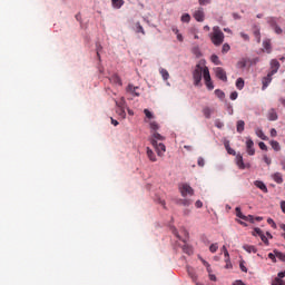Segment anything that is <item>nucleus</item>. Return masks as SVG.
<instances>
[{
    "instance_id": "obj_1",
    "label": "nucleus",
    "mask_w": 285,
    "mask_h": 285,
    "mask_svg": "<svg viewBox=\"0 0 285 285\" xmlns=\"http://www.w3.org/2000/svg\"><path fill=\"white\" fill-rule=\"evenodd\" d=\"M224 31L217 26L213 27V32L209 33V39L214 46L219 47L224 43Z\"/></svg>"
},
{
    "instance_id": "obj_2",
    "label": "nucleus",
    "mask_w": 285,
    "mask_h": 285,
    "mask_svg": "<svg viewBox=\"0 0 285 285\" xmlns=\"http://www.w3.org/2000/svg\"><path fill=\"white\" fill-rule=\"evenodd\" d=\"M203 75H204V67L202 65H197L193 72L194 86H202Z\"/></svg>"
},
{
    "instance_id": "obj_3",
    "label": "nucleus",
    "mask_w": 285,
    "mask_h": 285,
    "mask_svg": "<svg viewBox=\"0 0 285 285\" xmlns=\"http://www.w3.org/2000/svg\"><path fill=\"white\" fill-rule=\"evenodd\" d=\"M179 190L183 197H188V195H195V189H193V187H190V185L186 183L179 185Z\"/></svg>"
},
{
    "instance_id": "obj_4",
    "label": "nucleus",
    "mask_w": 285,
    "mask_h": 285,
    "mask_svg": "<svg viewBox=\"0 0 285 285\" xmlns=\"http://www.w3.org/2000/svg\"><path fill=\"white\" fill-rule=\"evenodd\" d=\"M215 75L217 79H220V81H228V77L226 76V70H224V68L217 67L215 69Z\"/></svg>"
},
{
    "instance_id": "obj_5",
    "label": "nucleus",
    "mask_w": 285,
    "mask_h": 285,
    "mask_svg": "<svg viewBox=\"0 0 285 285\" xmlns=\"http://www.w3.org/2000/svg\"><path fill=\"white\" fill-rule=\"evenodd\" d=\"M166 137L161 136L159 132L154 131L150 138L151 146H157L158 141H164Z\"/></svg>"
},
{
    "instance_id": "obj_6",
    "label": "nucleus",
    "mask_w": 285,
    "mask_h": 285,
    "mask_svg": "<svg viewBox=\"0 0 285 285\" xmlns=\"http://www.w3.org/2000/svg\"><path fill=\"white\" fill-rule=\"evenodd\" d=\"M246 150L250 157H253V155H255V142L250 138H247V140H246Z\"/></svg>"
},
{
    "instance_id": "obj_7",
    "label": "nucleus",
    "mask_w": 285,
    "mask_h": 285,
    "mask_svg": "<svg viewBox=\"0 0 285 285\" xmlns=\"http://www.w3.org/2000/svg\"><path fill=\"white\" fill-rule=\"evenodd\" d=\"M158 157H164V153H166V145L161 142H156V145H153Z\"/></svg>"
},
{
    "instance_id": "obj_8",
    "label": "nucleus",
    "mask_w": 285,
    "mask_h": 285,
    "mask_svg": "<svg viewBox=\"0 0 285 285\" xmlns=\"http://www.w3.org/2000/svg\"><path fill=\"white\" fill-rule=\"evenodd\" d=\"M204 9L199 8L194 12V19H196V21H198L199 23L204 22Z\"/></svg>"
},
{
    "instance_id": "obj_9",
    "label": "nucleus",
    "mask_w": 285,
    "mask_h": 285,
    "mask_svg": "<svg viewBox=\"0 0 285 285\" xmlns=\"http://www.w3.org/2000/svg\"><path fill=\"white\" fill-rule=\"evenodd\" d=\"M279 61H277V59H273L271 61V75H277V70H279Z\"/></svg>"
},
{
    "instance_id": "obj_10",
    "label": "nucleus",
    "mask_w": 285,
    "mask_h": 285,
    "mask_svg": "<svg viewBox=\"0 0 285 285\" xmlns=\"http://www.w3.org/2000/svg\"><path fill=\"white\" fill-rule=\"evenodd\" d=\"M271 81H273V75H271V72H268L267 76L263 78L262 90H266L268 88V86H271Z\"/></svg>"
},
{
    "instance_id": "obj_11",
    "label": "nucleus",
    "mask_w": 285,
    "mask_h": 285,
    "mask_svg": "<svg viewBox=\"0 0 285 285\" xmlns=\"http://www.w3.org/2000/svg\"><path fill=\"white\" fill-rule=\"evenodd\" d=\"M236 165L238 166V168L240 170H245L246 169V164H244V157L240 154L236 155Z\"/></svg>"
},
{
    "instance_id": "obj_12",
    "label": "nucleus",
    "mask_w": 285,
    "mask_h": 285,
    "mask_svg": "<svg viewBox=\"0 0 285 285\" xmlns=\"http://www.w3.org/2000/svg\"><path fill=\"white\" fill-rule=\"evenodd\" d=\"M267 119H268L269 121H277L278 116H277V111H275V108H272V109L268 110V112H267Z\"/></svg>"
},
{
    "instance_id": "obj_13",
    "label": "nucleus",
    "mask_w": 285,
    "mask_h": 285,
    "mask_svg": "<svg viewBox=\"0 0 285 285\" xmlns=\"http://www.w3.org/2000/svg\"><path fill=\"white\" fill-rule=\"evenodd\" d=\"M272 179L276 184H284V177L282 176V173H279V171H276V173L272 174Z\"/></svg>"
},
{
    "instance_id": "obj_14",
    "label": "nucleus",
    "mask_w": 285,
    "mask_h": 285,
    "mask_svg": "<svg viewBox=\"0 0 285 285\" xmlns=\"http://www.w3.org/2000/svg\"><path fill=\"white\" fill-rule=\"evenodd\" d=\"M254 186H256V188H259V190H262L263 193H268V187H266V184H264V181L262 180H255Z\"/></svg>"
},
{
    "instance_id": "obj_15",
    "label": "nucleus",
    "mask_w": 285,
    "mask_h": 285,
    "mask_svg": "<svg viewBox=\"0 0 285 285\" xmlns=\"http://www.w3.org/2000/svg\"><path fill=\"white\" fill-rule=\"evenodd\" d=\"M109 81L114 83V86H121V78H119L117 73L110 76Z\"/></svg>"
},
{
    "instance_id": "obj_16",
    "label": "nucleus",
    "mask_w": 285,
    "mask_h": 285,
    "mask_svg": "<svg viewBox=\"0 0 285 285\" xmlns=\"http://www.w3.org/2000/svg\"><path fill=\"white\" fill-rule=\"evenodd\" d=\"M137 90H139V87H135L132 83H129L127 86V92H130V95H135V97H139V92H137Z\"/></svg>"
},
{
    "instance_id": "obj_17",
    "label": "nucleus",
    "mask_w": 285,
    "mask_h": 285,
    "mask_svg": "<svg viewBox=\"0 0 285 285\" xmlns=\"http://www.w3.org/2000/svg\"><path fill=\"white\" fill-rule=\"evenodd\" d=\"M263 48L267 52V55H271L273 51V47L271 46V39H266L263 41Z\"/></svg>"
},
{
    "instance_id": "obj_18",
    "label": "nucleus",
    "mask_w": 285,
    "mask_h": 285,
    "mask_svg": "<svg viewBox=\"0 0 285 285\" xmlns=\"http://www.w3.org/2000/svg\"><path fill=\"white\" fill-rule=\"evenodd\" d=\"M202 112H203L205 119H210V117H212L214 110L210 109V107H204L203 110H202Z\"/></svg>"
},
{
    "instance_id": "obj_19",
    "label": "nucleus",
    "mask_w": 285,
    "mask_h": 285,
    "mask_svg": "<svg viewBox=\"0 0 285 285\" xmlns=\"http://www.w3.org/2000/svg\"><path fill=\"white\" fill-rule=\"evenodd\" d=\"M147 157L150 161H157V156L155 155V151L150 149V147H147Z\"/></svg>"
},
{
    "instance_id": "obj_20",
    "label": "nucleus",
    "mask_w": 285,
    "mask_h": 285,
    "mask_svg": "<svg viewBox=\"0 0 285 285\" xmlns=\"http://www.w3.org/2000/svg\"><path fill=\"white\" fill-rule=\"evenodd\" d=\"M203 79L206 81H213L210 78V70L208 67H204V73H203Z\"/></svg>"
},
{
    "instance_id": "obj_21",
    "label": "nucleus",
    "mask_w": 285,
    "mask_h": 285,
    "mask_svg": "<svg viewBox=\"0 0 285 285\" xmlns=\"http://www.w3.org/2000/svg\"><path fill=\"white\" fill-rule=\"evenodd\" d=\"M269 23L272 28H274V31L276 32V35H282L283 30L279 28V26H277L274 19H272Z\"/></svg>"
},
{
    "instance_id": "obj_22",
    "label": "nucleus",
    "mask_w": 285,
    "mask_h": 285,
    "mask_svg": "<svg viewBox=\"0 0 285 285\" xmlns=\"http://www.w3.org/2000/svg\"><path fill=\"white\" fill-rule=\"evenodd\" d=\"M159 72H160L164 81H168V79H170V73L168 72V70L160 68Z\"/></svg>"
},
{
    "instance_id": "obj_23",
    "label": "nucleus",
    "mask_w": 285,
    "mask_h": 285,
    "mask_svg": "<svg viewBox=\"0 0 285 285\" xmlns=\"http://www.w3.org/2000/svg\"><path fill=\"white\" fill-rule=\"evenodd\" d=\"M269 144L273 150H275L276 153H279L282 150V147L279 146V142L277 140H272Z\"/></svg>"
},
{
    "instance_id": "obj_24",
    "label": "nucleus",
    "mask_w": 285,
    "mask_h": 285,
    "mask_svg": "<svg viewBox=\"0 0 285 285\" xmlns=\"http://www.w3.org/2000/svg\"><path fill=\"white\" fill-rule=\"evenodd\" d=\"M256 135L259 137V139H263V141H268V137L264 135V131L259 128L256 129Z\"/></svg>"
},
{
    "instance_id": "obj_25",
    "label": "nucleus",
    "mask_w": 285,
    "mask_h": 285,
    "mask_svg": "<svg viewBox=\"0 0 285 285\" xmlns=\"http://www.w3.org/2000/svg\"><path fill=\"white\" fill-rule=\"evenodd\" d=\"M244 126H246V122H244V120H238L236 125L237 132L242 134V131L244 130Z\"/></svg>"
},
{
    "instance_id": "obj_26",
    "label": "nucleus",
    "mask_w": 285,
    "mask_h": 285,
    "mask_svg": "<svg viewBox=\"0 0 285 285\" xmlns=\"http://www.w3.org/2000/svg\"><path fill=\"white\" fill-rule=\"evenodd\" d=\"M111 4L114 8L119 10V8H121V6H124V0H111Z\"/></svg>"
},
{
    "instance_id": "obj_27",
    "label": "nucleus",
    "mask_w": 285,
    "mask_h": 285,
    "mask_svg": "<svg viewBox=\"0 0 285 285\" xmlns=\"http://www.w3.org/2000/svg\"><path fill=\"white\" fill-rule=\"evenodd\" d=\"M243 248H244V250H246L247 253H257V249H256L255 246H253V245H244Z\"/></svg>"
},
{
    "instance_id": "obj_28",
    "label": "nucleus",
    "mask_w": 285,
    "mask_h": 285,
    "mask_svg": "<svg viewBox=\"0 0 285 285\" xmlns=\"http://www.w3.org/2000/svg\"><path fill=\"white\" fill-rule=\"evenodd\" d=\"M210 60L213 63H215V66H222V61L219 60V57L217 55H213L210 57Z\"/></svg>"
},
{
    "instance_id": "obj_29",
    "label": "nucleus",
    "mask_w": 285,
    "mask_h": 285,
    "mask_svg": "<svg viewBox=\"0 0 285 285\" xmlns=\"http://www.w3.org/2000/svg\"><path fill=\"white\" fill-rule=\"evenodd\" d=\"M236 88H237L238 90H243V89H244V79H243V78H238V79L236 80Z\"/></svg>"
},
{
    "instance_id": "obj_30",
    "label": "nucleus",
    "mask_w": 285,
    "mask_h": 285,
    "mask_svg": "<svg viewBox=\"0 0 285 285\" xmlns=\"http://www.w3.org/2000/svg\"><path fill=\"white\" fill-rule=\"evenodd\" d=\"M149 126L153 132H157V130H159V124H157V121L149 122Z\"/></svg>"
},
{
    "instance_id": "obj_31",
    "label": "nucleus",
    "mask_w": 285,
    "mask_h": 285,
    "mask_svg": "<svg viewBox=\"0 0 285 285\" xmlns=\"http://www.w3.org/2000/svg\"><path fill=\"white\" fill-rule=\"evenodd\" d=\"M116 112L117 115H119V117H121L122 119H126V110L122 109V107H118Z\"/></svg>"
},
{
    "instance_id": "obj_32",
    "label": "nucleus",
    "mask_w": 285,
    "mask_h": 285,
    "mask_svg": "<svg viewBox=\"0 0 285 285\" xmlns=\"http://www.w3.org/2000/svg\"><path fill=\"white\" fill-rule=\"evenodd\" d=\"M272 285H285V281L279 278V276H277L273 282Z\"/></svg>"
},
{
    "instance_id": "obj_33",
    "label": "nucleus",
    "mask_w": 285,
    "mask_h": 285,
    "mask_svg": "<svg viewBox=\"0 0 285 285\" xmlns=\"http://www.w3.org/2000/svg\"><path fill=\"white\" fill-rule=\"evenodd\" d=\"M178 204H179L180 206H190V204H193V200H190V199H180V200L178 202Z\"/></svg>"
},
{
    "instance_id": "obj_34",
    "label": "nucleus",
    "mask_w": 285,
    "mask_h": 285,
    "mask_svg": "<svg viewBox=\"0 0 285 285\" xmlns=\"http://www.w3.org/2000/svg\"><path fill=\"white\" fill-rule=\"evenodd\" d=\"M215 95L216 97H218V99H224L226 97V94H224V91H222L220 89H216Z\"/></svg>"
},
{
    "instance_id": "obj_35",
    "label": "nucleus",
    "mask_w": 285,
    "mask_h": 285,
    "mask_svg": "<svg viewBox=\"0 0 285 285\" xmlns=\"http://www.w3.org/2000/svg\"><path fill=\"white\" fill-rule=\"evenodd\" d=\"M183 23H190V14L185 13L181 16Z\"/></svg>"
},
{
    "instance_id": "obj_36",
    "label": "nucleus",
    "mask_w": 285,
    "mask_h": 285,
    "mask_svg": "<svg viewBox=\"0 0 285 285\" xmlns=\"http://www.w3.org/2000/svg\"><path fill=\"white\" fill-rule=\"evenodd\" d=\"M225 148H226L228 155H233V156L237 155V153L235 151V149L230 148V145L226 144V145H225Z\"/></svg>"
},
{
    "instance_id": "obj_37",
    "label": "nucleus",
    "mask_w": 285,
    "mask_h": 285,
    "mask_svg": "<svg viewBox=\"0 0 285 285\" xmlns=\"http://www.w3.org/2000/svg\"><path fill=\"white\" fill-rule=\"evenodd\" d=\"M136 32H141V35H146V31L144 30V27L141 26V23L137 22L136 23Z\"/></svg>"
},
{
    "instance_id": "obj_38",
    "label": "nucleus",
    "mask_w": 285,
    "mask_h": 285,
    "mask_svg": "<svg viewBox=\"0 0 285 285\" xmlns=\"http://www.w3.org/2000/svg\"><path fill=\"white\" fill-rule=\"evenodd\" d=\"M229 51H230V45L224 43L222 48L223 55H226V52H229Z\"/></svg>"
},
{
    "instance_id": "obj_39",
    "label": "nucleus",
    "mask_w": 285,
    "mask_h": 285,
    "mask_svg": "<svg viewBox=\"0 0 285 285\" xmlns=\"http://www.w3.org/2000/svg\"><path fill=\"white\" fill-rule=\"evenodd\" d=\"M236 216L239 217V219H246V216L242 214V208L236 207Z\"/></svg>"
},
{
    "instance_id": "obj_40",
    "label": "nucleus",
    "mask_w": 285,
    "mask_h": 285,
    "mask_svg": "<svg viewBox=\"0 0 285 285\" xmlns=\"http://www.w3.org/2000/svg\"><path fill=\"white\" fill-rule=\"evenodd\" d=\"M144 114L147 117V119H155V115H153V112H150V110L144 109Z\"/></svg>"
},
{
    "instance_id": "obj_41",
    "label": "nucleus",
    "mask_w": 285,
    "mask_h": 285,
    "mask_svg": "<svg viewBox=\"0 0 285 285\" xmlns=\"http://www.w3.org/2000/svg\"><path fill=\"white\" fill-rule=\"evenodd\" d=\"M102 50V47H101V43H96V52H97V57L98 59H101V55H99V52H101Z\"/></svg>"
},
{
    "instance_id": "obj_42",
    "label": "nucleus",
    "mask_w": 285,
    "mask_h": 285,
    "mask_svg": "<svg viewBox=\"0 0 285 285\" xmlns=\"http://www.w3.org/2000/svg\"><path fill=\"white\" fill-rule=\"evenodd\" d=\"M183 250H184V253H186L187 255H193V247H190V246H184L183 247Z\"/></svg>"
},
{
    "instance_id": "obj_43",
    "label": "nucleus",
    "mask_w": 285,
    "mask_h": 285,
    "mask_svg": "<svg viewBox=\"0 0 285 285\" xmlns=\"http://www.w3.org/2000/svg\"><path fill=\"white\" fill-rule=\"evenodd\" d=\"M193 55H195L196 57H202V51H199V47H194L191 49Z\"/></svg>"
},
{
    "instance_id": "obj_44",
    "label": "nucleus",
    "mask_w": 285,
    "mask_h": 285,
    "mask_svg": "<svg viewBox=\"0 0 285 285\" xmlns=\"http://www.w3.org/2000/svg\"><path fill=\"white\" fill-rule=\"evenodd\" d=\"M218 248H219V245H217V243L212 244V245L209 246L210 253H217Z\"/></svg>"
},
{
    "instance_id": "obj_45",
    "label": "nucleus",
    "mask_w": 285,
    "mask_h": 285,
    "mask_svg": "<svg viewBox=\"0 0 285 285\" xmlns=\"http://www.w3.org/2000/svg\"><path fill=\"white\" fill-rule=\"evenodd\" d=\"M206 88H208L209 90H214L215 86L213 85V80H208L205 82Z\"/></svg>"
},
{
    "instance_id": "obj_46",
    "label": "nucleus",
    "mask_w": 285,
    "mask_h": 285,
    "mask_svg": "<svg viewBox=\"0 0 285 285\" xmlns=\"http://www.w3.org/2000/svg\"><path fill=\"white\" fill-rule=\"evenodd\" d=\"M267 224H269V226H272V228H274V229L277 228V224H275V220H273V218H268Z\"/></svg>"
},
{
    "instance_id": "obj_47",
    "label": "nucleus",
    "mask_w": 285,
    "mask_h": 285,
    "mask_svg": "<svg viewBox=\"0 0 285 285\" xmlns=\"http://www.w3.org/2000/svg\"><path fill=\"white\" fill-rule=\"evenodd\" d=\"M215 126H216V128L222 129V128H224V122H222V120H219V119H216L215 120Z\"/></svg>"
},
{
    "instance_id": "obj_48",
    "label": "nucleus",
    "mask_w": 285,
    "mask_h": 285,
    "mask_svg": "<svg viewBox=\"0 0 285 285\" xmlns=\"http://www.w3.org/2000/svg\"><path fill=\"white\" fill-rule=\"evenodd\" d=\"M198 166H200V168H204V166L206 165V161L204 160V158L199 157L197 160Z\"/></svg>"
},
{
    "instance_id": "obj_49",
    "label": "nucleus",
    "mask_w": 285,
    "mask_h": 285,
    "mask_svg": "<svg viewBox=\"0 0 285 285\" xmlns=\"http://www.w3.org/2000/svg\"><path fill=\"white\" fill-rule=\"evenodd\" d=\"M263 160L265 161V164H266L267 166H271V164L273 163V161L271 160V158H269L267 155H264Z\"/></svg>"
},
{
    "instance_id": "obj_50",
    "label": "nucleus",
    "mask_w": 285,
    "mask_h": 285,
    "mask_svg": "<svg viewBox=\"0 0 285 285\" xmlns=\"http://www.w3.org/2000/svg\"><path fill=\"white\" fill-rule=\"evenodd\" d=\"M240 37L244 41H250V37L247 33L240 32Z\"/></svg>"
},
{
    "instance_id": "obj_51",
    "label": "nucleus",
    "mask_w": 285,
    "mask_h": 285,
    "mask_svg": "<svg viewBox=\"0 0 285 285\" xmlns=\"http://www.w3.org/2000/svg\"><path fill=\"white\" fill-rule=\"evenodd\" d=\"M258 146H259L261 150H268V146H266V144L263 142V141H261V142L258 144Z\"/></svg>"
},
{
    "instance_id": "obj_52",
    "label": "nucleus",
    "mask_w": 285,
    "mask_h": 285,
    "mask_svg": "<svg viewBox=\"0 0 285 285\" xmlns=\"http://www.w3.org/2000/svg\"><path fill=\"white\" fill-rule=\"evenodd\" d=\"M259 237H261L262 242H263L266 246H268V238H267L264 234H262Z\"/></svg>"
},
{
    "instance_id": "obj_53",
    "label": "nucleus",
    "mask_w": 285,
    "mask_h": 285,
    "mask_svg": "<svg viewBox=\"0 0 285 285\" xmlns=\"http://www.w3.org/2000/svg\"><path fill=\"white\" fill-rule=\"evenodd\" d=\"M254 233H256V235H258V237H261L262 235H264V232H262V229L258 228V227H256V228L254 229Z\"/></svg>"
},
{
    "instance_id": "obj_54",
    "label": "nucleus",
    "mask_w": 285,
    "mask_h": 285,
    "mask_svg": "<svg viewBox=\"0 0 285 285\" xmlns=\"http://www.w3.org/2000/svg\"><path fill=\"white\" fill-rule=\"evenodd\" d=\"M224 255L226 258L225 262H230V254H228V249H225Z\"/></svg>"
},
{
    "instance_id": "obj_55",
    "label": "nucleus",
    "mask_w": 285,
    "mask_h": 285,
    "mask_svg": "<svg viewBox=\"0 0 285 285\" xmlns=\"http://www.w3.org/2000/svg\"><path fill=\"white\" fill-rule=\"evenodd\" d=\"M237 97H238L237 91H233V92L230 94V99H232V101H235V99H237Z\"/></svg>"
},
{
    "instance_id": "obj_56",
    "label": "nucleus",
    "mask_w": 285,
    "mask_h": 285,
    "mask_svg": "<svg viewBox=\"0 0 285 285\" xmlns=\"http://www.w3.org/2000/svg\"><path fill=\"white\" fill-rule=\"evenodd\" d=\"M276 257L277 256L275 255V253L274 254L273 253L268 254V258L272 259V262H277Z\"/></svg>"
},
{
    "instance_id": "obj_57",
    "label": "nucleus",
    "mask_w": 285,
    "mask_h": 285,
    "mask_svg": "<svg viewBox=\"0 0 285 285\" xmlns=\"http://www.w3.org/2000/svg\"><path fill=\"white\" fill-rule=\"evenodd\" d=\"M198 3L200 6H208V3H210V0H198Z\"/></svg>"
},
{
    "instance_id": "obj_58",
    "label": "nucleus",
    "mask_w": 285,
    "mask_h": 285,
    "mask_svg": "<svg viewBox=\"0 0 285 285\" xmlns=\"http://www.w3.org/2000/svg\"><path fill=\"white\" fill-rule=\"evenodd\" d=\"M239 68H246V60H242L238 62Z\"/></svg>"
},
{
    "instance_id": "obj_59",
    "label": "nucleus",
    "mask_w": 285,
    "mask_h": 285,
    "mask_svg": "<svg viewBox=\"0 0 285 285\" xmlns=\"http://www.w3.org/2000/svg\"><path fill=\"white\" fill-rule=\"evenodd\" d=\"M195 206H196V208H202L204 206V203H202V200H197L195 203Z\"/></svg>"
},
{
    "instance_id": "obj_60",
    "label": "nucleus",
    "mask_w": 285,
    "mask_h": 285,
    "mask_svg": "<svg viewBox=\"0 0 285 285\" xmlns=\"http://www.w3.org/2000/svg\"><path fill=\"white\" fill-rule=\"evenodd\" d=\"M281 210H282V213H284V215H285V200H282V202H281Z\"/></svg>"
},
{
    "instance_id": "obj_61",
    "label": "nucleus",
    "mask_w": 285,
    "mask_h": 285,
    "mask_svg": "<svg viewBox=\"0 0 285 285\" xmlns=\"http://www.w3.org/2000/svg\"><path fill=\"white\" fill-rule=\"evenodd\" d=\"M271 136L277 137V130L275 128L271 129Z\"/></svg>"
},
{
    "instance_id": "obj_62",
    "label": "nucleus",
    "mask_w": 285,
    "mask_h": 285,
    "mask_svg": "<svg viewBox=\"0 0 285 285\" xmlns=\"http://www.w3.org/2000/svg\"><path fill=\"white\" fill-rule=\"evenodd\" d=\"M281 279H284L285 277V271L284 272H279L277 275Z\"/></svg>"
},
{
    "instance_id": "obj_63",
    "label": "nucleus",
    "mask_w": 285,
    "mask_h": 285,
    "mask_svg": "<svg viewBox=\"0 0 285 285\" xmlns=\"http://www.w3.org/2000/svg\"><path fill=\"white\" fill-rule=\"evenodd\" d=\"M233 285H245V284L242 281H236V282L233 283Z\"/></svg>"
},
{
    "instance_id": "obj_64",
    "label": "nucleus",
    "mask_w": 285,
    "mask_h": 285,
    "mask_svg": "<svg viewBox=\"0 0 285 285\" xmlns=\"http://www.w3.org/2000/svg\"><path fill=\"white\" fill-rule=\"evenodd\" d=\"M281 166H282L283 170L285 171V159L281 160Z\"/></svg>"
}]
</instances>
